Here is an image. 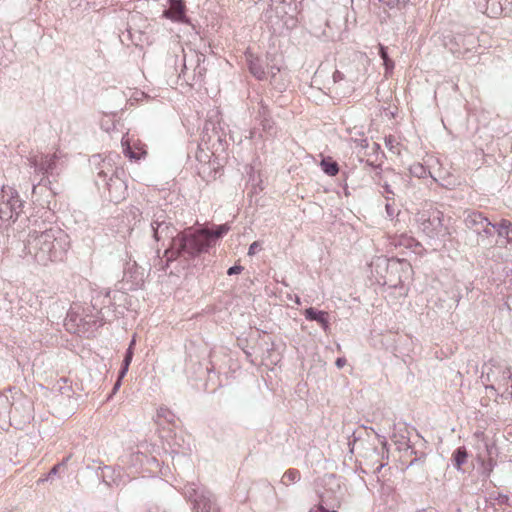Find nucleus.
Listing matches in <instances>:
<instances>
[{"label":"nucleus","instance_id":"c85d7f7f","mask_svg":"<svg viewBox=\"0 0 512 512\" xmlns=\"http://www.w3.org/2000/svg\"><path fill=\"white\" fill-rule=\"evenodd\" d=\"M425 172L426 170L421 164H417L411 168V173L418 177H421Z\"/></svg>","mask_w":512,"mask_h":512},{"label":"nucleus","instance_id":"4c0bfd02","mask_svg":"<svg viewBox=\"0 0 512 512\" xmlns=\"http://www.w3.org/2000/svg\"><path fill=\"white\" fill-rule=\"evenodd\" d=\"M424 457H425L424 453H421L420 456H416L413 460L410 461L408 467L413 466L418 461H423Z\"/></svg>","mask_w":512,"mask_h":512},{"label":"nucleus","instance_id":"6ab92c4d","mask_svg":"<svg viewBox=\"0 0 512 512\" xmlns=\"http://www.w3.org/2000/svg\"><path fill=\"white\" fill-rule=\"evenodd\" d=\"M250 72L259 80L267 78V73L258 59L250 60Z\"/></svg>","mask_w":512,"mask_h":512},{"label":"nucleus","instance_id":"f3484780","mask_svg":"<svg viewBox=\"0 0 512 512\" xmlns=\"http://www.w3.org/2000/svg\"><path fill=\"white\" fill-rule=\"evenodd\" d=\"M390 244L394 247L405 248H412L413 246L419 245V243L413 237L406 234L395 235L391 238Z\"/></svg>","mask_w":512,"mask_h":512},{"label":"nucleus","instance_id":"5701e85b","mask_svg":"<svg viewBox=\"0 0 512 512\" xmlns=\"http://www.w3.org/2000/svg\"><path fill=\"white\" fill-rule=\"evenodd\" d=\"M379 55L382 58L383 64L385 66V74L388 75L394 68V62L389 58L387 48L383 45H380L379 47Z\"/></svg>","mask_w":512,"mask_h":512},{"label":"nucleus","instance_id":"7ed1b4c3","mask_svg":"<svg viewBox=\"0 0 512 512\" xmlns=\"http://www.w3.org/2000/svg\"><path fill=\"white\" fill-rule=\"evenodd\" d=\"M481 381L486 389L494 390L501 397H512V372L508 365L489 361L482 368Z\"/></svg>","mask_w":512,"mask_h":512},{"label":"nucleus","instance_id":"a18cd8bd","mask_svg":"<svg viewBox=\"0 0 512 512\" xmlns=\"http://www.w3.org/2000/svg\"><path fill=\"white\" fill-rule=\"evenodd\" d=\"M210 125H212V123L210 121H207L205 123L204 129L208 131L210 129Z\"/></svg>","mask_w":512,"mask_h":512},{"label":"nucleus","instance_id":"f257e3e1","mask_svg":"<svg viewBox=\"0 0 512 512\" xmlns=\"http://www.w3.org/2000/svg\"><path fill=\"white\" fill-rule=\"evenodd\" d=\"M70 249L69 235L58 226L30 230L24 242V255L41 266L62 262Z\"/></svg>","mask_w":512,"mask_h":512},{"label":"nucleus","instance_id":"1a4fd4ad","mask_svg":"<svg viewBox=\"0 0 512 512\" xmlns=\"http://www.w3.org/2000/svg\"><path fill=\"white\" fill-rule=\"evenodd\" d=\"M63 154L60 151H56L53 154L34 156L29 159L30 166L38 172L45 175H53L58 173L63 166Z\"/></svg>","mask_w":512,"mask_h":512},{"label":"nucleus","instance_id":"6e6552de","mask_svg":"<svg viewBox=\"0 0 512 512\" xmlns=\"http://www.w3.org/2000/svg\"><path fill=\"white\" fill-rule=\"evenodd\" d=\"M183 494L192 502L194 512H220L212 493L196 483H187Z\"/></svg>","mask_w":512,"mask_h":512},{"label":"nucleus","instance_id":"72a5a7b5","mask_svg":"<svg viewBox=\"0 0 512 512\" xmlns=\"http://www.w3.org/2000/svg\"><path fill=\"white\" fill-rule=\"evenodd\" d=\"M385 210H386V213H387V216L389 218H393L395 215H396V209L394 208V206L390 203H387L386 206H385Z\"/></svg>","mask_w":512,"mask_h":512},{"label":"nucleus","instance_id":"a878e982","mask_svg":"<svg viewBox=\"0 0 512 512\" xmlns=\"http://www.w3.org/2000/svg\"><path fill=\"white\" fill-rule=\"evenodd\" d=\"M355 135H359L360 137H351V141L355 144V147L360 149H366L368 147V139L364 137L362 132L355 133Z\"/></svg>","mask_w":512,"mask_h":512},{"label":"nucleus","instance_id":"423d86ee","mask_svg":"<svg viewBox=\"0 0 512 512\" xmlns=\"http://www.w3.org/2000/svg\"><path fill=\"white\" fill-rule=\"evenodd\" d=\"M124 174L122 169H113L110 160H103L102 166L97 172L96 183H102L109 194V199L115 203L124 200L127 196V184L121 175Z\"/></svg>","mask_w":512,"mask_h":512},{"label":"nucleus","instance_id":"9b49d317","mask_svg":"<svg viewBox=\"0 0 512 512\" xmlns=\"http://www.w3.org/2000/svg\"><path fill=\"white\" fill-rule=\"evenodd\" d=\"M164 17L174 22L189 24L183 0H169V7L163 12Z\"/></svg>","mask_w":512,"mask_h":512},{"label":"nucleus","instance_id":"f704fd0d","mask_svg":"<svg viewBox=\"0 0 512 512\" xmlns=\"http://www.w3.org/2000/svg\"><path fill=\"white\" fill-rule=\"evenodd\" d=\"M243 270V267L240 266V265H234L232 267H230L227 271V274L228 275H235V274H239L241 273V271Z\"/></svg>","mask_w":512,"mask_h":512},{"label":"nucleus","instance_id":"4be33fe9","mask_svg":"<svg viewBox=\"0 0 512 512\" xmlns=\"http://www.w3.org/2000/svg\"><path fill=\"white\" fill-rule=\"evenodd\" d=\"M321 168L329 176H335L339 171L338 164L329 158L321 161Z\"/></svg>","mask_w":512,"mask_h":512},{"label":"nucleus","instance_id":"a211bd4d","mask_svg":"<svg viewBox=\"0 0 512 512\" xmlns=\"http://www.w3.org/2000/svg\"><path fill=\"white\" fill-rule=\"evenodd\" d=\"M467 451H466V448L465 447H458L453 455H452V458H453V463H454V467L457 469V470H460L461 469V466L466 462L467 460Z\"/></svg>","mask_w":512,"mask_h":512},{"label":"nucleus","instance_id":"79ce46f5","mask_svg":"<svg viewBox=\"0 0 512 512\" xmlns=\"http://www.w3.org/2000/svg\"><path fill=\"white\" fill-rule=\"evenodd\" d=\"M341 73L339 71H336L334 74H333V79L334 81H337L338 79H341Z\"/></svg>","mask_w":512,"mask_h":512},{"label":"nucleus","instance_id":"c756f323","mask_svg":"<svg viewBox=\"0 0 512 512\" xmlns=\"http://www.w3.org/2000/svg\"><path fill=\"white\" fill-rule=\"evenodd\" d=\"M132 358H133V350L127 349L126 353H125V357L123 359V364H125L126 367H129V365L132 361Z\"/></svg>","mask_w":512,"mask_h":512},{"label":"nucleus","instance_id":"393cba45","mask_svg":"<svg viewBox=\"0 0 512 512\" xmlns=\"http://www.w3.org/2000/svg\"><path fill=\"white\" fill-rule=\"evenodd\" d=\"M261 125L263 131L266 132L269 136H274L276 134V127L274 125V122L270 119V117L262 118Z\"/></svg>","mask_w":512,"mask_h":512},{"label":"nucleus","instance_id":"2eb2a0df","mask_svg":"<svg viewBox=\"0 0 512 512\" xmlns=\"http://www.w3.org/2000/svg\"><path fill=\"white\" fill-rule=\"evenodd\" d=\"M304 317L308 321H316L325 333L330 331L329 313L323 310H317L309 307L303 312Z\"/></svg>","mask_w":512,"mask_h":512},{"label":"nucleus","instance_id":"0eeeda50","mask_svg":"<svg viewBox=\"0 0 512 512\" xmlns=\"http://www.w3.org/2000/svg\"><path fill=\"white\" fill-rule=\"evenodd\" d=\"M24 201L18 192L3 186L0 190V230L8 228L23 212Z\"/></svg>","mask_w":512,"mask_h":512},{"label":"nucleus","instance_id":"4468645a","mask_svg":"<svg viewBox=\"0 0 512 512\" xmlns=\"http://www.w3.org/2000/svg\"><path fill=\"white\" fill-rule=\"evenodd\" d=\"M473 4L481 13L490 17H496L503 12V5L500 0H472Z\"/></svg>","mask_w":512,"mask_h":512},{"label":"nucleus","instance_id":"412c9836","mask_svg":"<svg viewBox=\"0 0 512 512\" xmlns=\"http://www.w3.org/2000/svg\"><path fill=\"white\" fill-rule=\"evenodd\" d=\"M300 480V472L297 469H289L287 470L281 479V483L285 486H288L292 483H296Z\"/></svg>","mask_w":512,"mask_h":512},{"label":"nucleus","instance_id":"e433bc0d","mask_svg":"<svg viewBox=\"0 0 512 512\" xmlns=\"http://www.w3.org/2000/svg\"><path fill=\"white\" fill-rule=\"evenodd\" d=\"M335 365L337 366V368L341 369L343 368L345 365H346V359L345 358H337L336 359V362H335Z\"/></svg>","mask_w":512,"mask_h":512},{"label":"nucleus","instance_id":"de8ad7c7","mask_svg":"<svg viewBox=\"0 0 512 512\" xmlns=\"http://www.w3.org/2000/svg\"><path fill=\"white\" fill-rule=\"evenodd\" d=\"M135 342H136V341H135V338H133V339L131 340L130 344H129L128 349H132V350H133V346L135 345Z\"/></svg>","mask_w":512,"mask_h":512},{"label":"nucleus","instance_id":"20e7f679","mask_svg":"<svg viewBox=\"0 0 512 512\" xmlns=\"http://www.w3.org/2000/svg\"><path fill=\"white\" fill-rule=\"evenodd\" d=\"M147 223L153 239L163 244L168 241L169 245L173 239L180 234L166 211L158 206H150L145 209Z\"/></svg>","mask_w":512,"mask_h":512},{"label":"nucleus","instance_id":"f03ea898","mask_svg":"<svg viewBox=\"0 0 512 512\" xmlns=\"http://www.w3.org/2000/svg\"><path fill=\"white\" fill-rule=\"evenodd\" d=\"M230 230L226 224L215 225L212 229L202 228L194 233L181 232L173 239V242L164 251L167 262L173 261L180 256L193 258L201 253L207 252L216 241L223 237Z\"/></svg>","mask_w":512,"mask_h":512},{"label":"nucleus","instance_id":"9d476101","mask_svg":"<svg viewBox=\"0 0 512 512\" xmlns=\"http://www.w3.org/2000/svg\"><path fill=\"white\" fill-rule=\"evenodd\" d=\"M464 223L466 228L472 230L481 238L492 236V223L481 212L467 211Z\"/></svg>","mask_w":512,"mask_h":512},{"label":"nucleus","instance_id":"dca6fc26","mask_svg":"<svg viewBox=\"0 0 512 512\" xmlns=\"http://www.w3.org/2000/svg\"><path fill=\"white\" fill-rule=\"evenodd\" d=\"M126 218L128 223L133 222V227L140 226L141 223H146L147 218L145 210L141 211L138 207L130 206L126 211Z\"/></svg>","mask_w":512,"mask_h":512},{"label":"nucleus","instance_id":"aec40b11","mask_svg":"<svg viewBox=\"0 0 512 512\" xmlns=\"http://www.w3.org/2000/svg\"><path fill=\"white\" fill-rule=\"evenodd\" d=\"M17 407L10 406L9 399L6 395H0V419L6 415L16 412Z\"/></svg>","mask_w":512,"mask_h":512},{"label":"nucleus","instance_id":"09e8293b","mask_svg":"<svg viewBox=\"0 0 512 512\" xmlns=\"http://www.w3.org/2000/svg\"><path fill=\"white\" fill-rule=\"evenodd\" d=\"M69 459H70V456L66 457L60 464H62V466L66 465V463L68 462Z\"/></svg>","mask_w":512,"mask_h":512},{"label":"nucleus","instance_id":"39448f33","mask_svg":"<svg viewBox=\"0 0 512 512\" xmlns=\"http://www.w3.org/2000/svg\"><path fill=\"white\" fill-rule=\"evenodd\" d=\"M443 218V212L433 205L424 206L415 215L418 229L432 240L444 239L449 234Z\"/></svg>","mask_w":512,"mask_h":512},{"label":"nucleus","instance_id":"864d4df0","mask_svg":"<svg viewBox=\"0 0 512 512\" xmlns=\"http://www.w3.org/2000/svg\"><path fill=\"white\" fill-rule=\"evenodd\" d=\"M374 148L378 149L379 148V145L377 143H374L373 144Z\"/></svg>","mask_w":512,"mask_h":512},{"label":"nucleus","instance_id":"7c9ffc66","mask_svg":"<svg viewBox=\"0 0 512 512\" xmlns=\"http://www.w3.org/2000/svg\"><path fill=\"white\" fill-rule=\"evenodd\" d=\"M261 249V244L260 242L258 241H255L253 242L250 246H249V250H248V255H254L258 250Z\"/></svg>","mask_w":512,"mask_h":512},{"label":"nucleus","instance_id":"ddd939ff","mask_svg":"<svg viewBox=\"0 0 512 512\" xmlns=\"http://www.w3.org/2000/svg\"><path fill=\"white\" fill-rule=\"evenodd\" d=\"M492 232L495 230L500 237L498 241L500 246H505L512 251V223L509 220L503 219L498 224L492 223Z\"/></svg>","mask_w":512,"mask_h":512},{"label":"nucleus","instance_id":"f8f14e48","mask_svg":"<svg viewBox=\"0 0 512 512\" xmlns=\"http://www.w3.org/2000/svg\"><path fill=\"white\" fill-rule=\"evenodd\" d=\"M122 152L131 161H139L145 158L147 152L145 145L140 142L131 143L130 139L124 136L121 140Z\"/></svg>","mask_w":512,"mask_h":512},{"label":"nucleus","instance_id":"37998d69","mask_svg":"<svg viewBox=\"0 0 512 512\" xmlns=\"http://www.w3.org/2000/svg\"><path fill=\"white\" fill-rule=\"evenodd\" d=\"M121 379L122 378H118L117 382L115 383L114 385V388H113V392H115L121 385Z\"/></svg>","mask_w":512,"mask_h":512},{"label":"nucleus","instance_id":"ea45409f","mask_svg":"<svg viewBox=\"0 0 512 512\" xmlns=\"http://www.w3.org/2000/svg\"><path fill=\"white\" fill-rule=\"evenodd\" d=\"M128 369H129V367H126L125 364L122 363V367L119 372V378H123L126 375Z\"/></svg>","mask_w":512,"mask_h":512},{"label":"nucleus","instance_id":"c9c22d12","mask_svg":"<svg viewBox=\"0 0 512 512\" xmlns=\"http://www.w3.org/2000/svg\"><path fill=\"white\" fill-rule=\"evenodd\" d=\"M311 512H337L335 510H329L325 508L323 505L319 504L315 510H311Z\"/></svg>","mask_w":512,"mask_h":512},{"label":"nucleus","instance_id":"58836bf2","mask_svg":"<svg viewBox=\"0 0 512 512\" xmlns=\"http://www.w3.org/2000/svg\"><path fill=\"white\" fill-rule=\"evenodd\" d=\"M60 467H62V464H57V465H55V466L50 470V472H49V474H48V477H51V476H53V475H56V474L58 473V471H59Z\"/></svg>","mask_w":512,"mask_h":512},{"label":"nucleus","instance_id":"cd10ccee","mask_svg":"<svg viewBox=\"0 0 512 512\" xmlns=\"http://www.w3.org/2000/svg\"><path fill=\"white\" fill-rule=\"evenodd\" d=\"M379 1L390 8H394L401 4H405L407 0H379Z\"/></svg>","mask_w":512,"mask_h":512},{"label":"nucleus","instance_id":"5fc2aeb1","mask_svg":"<svg viewBox=\"0 0 512 512\" xmlns=\"http://www.w3.org/2000/svg\"><path fill=\"white\" fill-rule=\"evenodd\" d=\"M140 281H142V277H140L139 279H136V284H138Z\"/></svg>","mask_w":512,"mask_h":512},{"label":"nucleus","instance_id":"a19ab883","mask_svg":"<svg viewBox=\"0 0 512 512\" xmlns=\"http://www.w3.org/2000/svg\"><path fill=\"white\" fill-rule=\"evenodd\" d=\"M503 11H505L506 14L512 13V0L508 3V6L503 7Z\"/></svg>","mask_w":512,"mask_h":512},{"label":"nucleus","instance_id":"b1692460","mask_svg":"<svg viewBox=\"0 0 512 512\" xmlns=\"http://www.w3.org/2000/svg\"><path fill=\"white\" fill-rule=\"evenodd\" d=\"M399 145H400L399 142L397 141V139L394 136L389 135V136L385 137V146L393 154H396V155L400 154Z\"/></svg>","mask_w":512,"mask_h":512},{"label":"nucleus","instance_id":"3c124183","mask_svg":"<svg viewBox=\"0 0 512 512\" xmlns=\"http://www.w3.org/2000/svg\"><path fill=\"white\" fill-rule=\"evenodd\" d=\"M269 73H271L272 77H274L275 76V68L271 67V70Z\"/></svg>","mask_w":512,"mask_h":512},{"label":"nucleus","instance_id":"bb28decb","mask_svg":"<svg viewBox=\"0 0 512 512\" xmlns=\"http://www.w3.org/2000/svg\"><path fill=\"white\" fill-rule=\"evenodd\" d=\"M258 114L261 119L264 117H269L268 105L262 99H260L258 102Z\"/></svg>","mask_w":512,"mask_h":512},{"label":"nucleus","instance_id":"473e14b6","mask_svg":"<svg viewBox=\"0 0 512 512\" xmlns=\"http://www.w3.org/2000/svg\"><path fill=\"white\" fill-rule=\"evenodd\" d=\"M383 189H384V192H385L387 195H392V196H394V195H395V191H394V189L392 188V186H391L389 183L385 182V183H384V185H383ZM386 198H387L388 200H389V199H391V197H390V196H387Z\"/></svg>","mask_w":512,"mask_h":512},{"label":"nucleus","instance_id":"49530a36","mask_svg":"<svg viewBox=\"0 0 512 512\" xmlns=\"http://www.w3.org/2000/svg\"><path fill=\"white\" fill-rule=\"evenodd\" d=\"M294 301H295V303H296L297 305H300V304H301V299H300V297H299V296H297V295H295V299H294Z\"/></svg>","mask_w":512,"mask_h":512},{"label":"nucleus","instance_id":"603ef678","mask_svg":"<svg viewBox=\"0 0 512 512\" xmlns=\"http://www.w3.org/2000/svg\"><path fill=\"white\" fill-rule=\"evenodd\" d=\"M492 468H493V464H492V462L490 461V462H489V468H488V470H489V471H491V470H492Z\"/></svg>","mask_w":512,"mask_h":512},{"label":"nucleus","instance_id":"8fccbe9b","mask_svg":"<svg viewBox=\"0 0 512 512\" xmlns=\"http://www.w3.org/2000/svg\"><path fill=\"white\" fill-rule=\"evenodd\" d=\"M255 135H256V132H255V131H250V138H251V139H254V138H255Z\"/></svg>","mask_w":512,"mask_h":512},{"label":"nucleus","instance_id":"2f4dec72","mask_svg":"<svg viewBox=\"0 0 512 512\" xmlns=\"http://www.w3.org/2000/svg\"><path fill=\"white\" fill-rule=\"evenodd\" d=\"M497 501L500 504H506L508 506H512V504L510 503V497L508 495L499 494L497 497Z\"/></svg>","mask_w":512,"mask_h":512},{"label":"nucleus","instance_id":"c03bdc74","mask_svg":"<svg viewBox=\"0 0 512 512\" xmlns=\"http://www.w3.org/2000/svg\"><path fill=\"white\" fill-rule=\"evenodd\" d=\"M165 412H168V410L166 408H161L158 410V415H164Z\"/></svg>","mask_w":512,"mask_h":512}]
</instances>
